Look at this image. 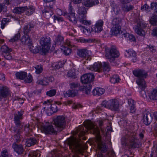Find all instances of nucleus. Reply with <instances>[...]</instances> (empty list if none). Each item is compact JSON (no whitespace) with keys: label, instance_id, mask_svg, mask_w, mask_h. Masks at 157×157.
Listing matches in <instances>:
<instances>
[{"label":"nucleus","instance_id":"nucleus-25","mask_svg":"<svg viewBox=\"0 0 157 157\" xmlns=\"http://www.w3.org/2000/svg\"><path fill=\"white\" fill-rule=\"evenodd\" d=\"M12 147L18 154H22L24 151L23 147L21 144L18 145L15 143H14Z\"/></svg>","mask_w":157,"mask_h":157},{"label":"nucleus","instance_id":"nucleus-52","mask_svg":"<svg viewBox=\"0 0 157 157\" xmlns=\"http://www.w3.org/2000/svg\"><path fill=\"white\" fill-rule=\"evenodd\" d=\"M79 27L81 28V30L82 31V32L86 35L89 34L90 33V31L87 29L85 28L84 27L81 25H79Z\"/></svg>","mask_w":157,"mask_h":157},{"label":"nucleus","instance_id":"nucleus-8","mask_svg":"<svg viewBox=\"0 0 157 157\" xmlns=\"http://www.w3.org/2000/svg\"><path fill=\"white\" fill-rule=\"evenodd\" d=\"M40 43L42 46L41 51L44 53L47 52L50 49L51 44V40L50 37H41L40 40Z\"/></svg>","mask_w":157,"mask_h":157},{"label":"nucleus","instance_id":"nucleus-37","mask_svg":"<svg viewBox=\"0 0 157 157\" xmlns=\"http://www.w3.org/2000/svg\"><path fill=\"white\" fill-rule=\"evenodd\" d=\"M24 131L25 132V135L26 136L31 135L30 132H32V129L29 124H27L25 125Z\"/></svg>","mask_w":157,"mask_h":157},{"label":"nucleus","instance_id":"nucleus-38","mask_svg":"<svg viewBox=\"0 0 157 157\" xmlns=\"http://www.w3.org/2000/svg\"><path fill=\"white\" fill-rule=\"evenodd\" d=\"M112 10L117 15L120 13L121 9L118 5L113 3L112 5Z\"/></svg>","mask_w":157,"mask_h":157},{"label":"nucleus","instance_id":"nucleus-59","mask_svg":"<svg viewBox=\"0 0 157 157\" xmlns=\"http://www.w3.org/2000/svg\"><path fill=\"white\" fill-rule=\"evenodd\" d=\"M7 150H5L1 153L0 157H8Z\"/></svg>","mask_w":157,"mask_h":157},{"label":"nucleus","instance_id":"nucleus-41","mask_svg":"<svg viewBox=\"0 0 157 157\" xmlns=\"http://www.w3.org/2000/svg\"><path fill=\"white\" fill-rule=\"evenodd\" d=\"M121 20L120 18L116 17L114 18L112 21V24L113 26H120V24L121 23Z\"/></svg>","mask_w":157,"mask_h":157},{"label":"nucleus","instance_id":"nucleus-63","mask_svg":"<svg viewBox=\"0 0 157 157\" xmlns=\"http://www.w3.org/2000/svg\"><path fill=\"white\" fill-rule=\"evenodd\" d=\"M152 35L153 36H157V27H155L153 29Z\"/></svg>","mask_w":157,"mask_h":157},{"label":"nucleus","instance_id":"nucleus-56","mask_svg":"<svg viewBox=\"0 0 157 157\" xmlns=\"http://www.w3.org/2000/svg\"><path fill=\"white\" fill-rule=\"evenodd\" d=\"M26 78L25 79V81L26 82L30 83L32 81L33 78L32 76L29 74L28 76H26Z\"/></svg>","mask_w":157,"mask_h":157},{"label":"nucleus","instance_id":"nucleus-13","mask_svg":"<svg viewBox=\"0 0 157 157\" xmlns=\"http://www.w3.org/2000/svg\"><path fill=\"white\" fill-rule=\"evenodd\" d=\"M94 76L92 73H87L84 74L81 77V82L86 84L90 83L93 81Z\"/></svg>","mask_w":157,"mask_h":157},{"label":"nucleus","instance_id":"nucleus-9","mask_svg":"<svg viewBox=\"0 0 157 157\" xmlns=\"http://www.w3.org/2000/svg\"><path fill=\"white\" fill-rule=\"evenodd\" d=\"M56 129L53 127L51 123L49 122H46L42 128V130L46 134H55L56 132Z\"/></svg>","mask_w":157,"mask_h":157},{"label":"nucleus","instance_id":"nucleus-54","mask_svg":"<svg viewBox=\"0 0 157 157\" xmlns=\"http://www.w3.org/2000/svg\"><path fill=\"white\" fill-rule=\"evenodd\" d=\"M50 109L52 111L53 113L56 112L58 110L56 104L55 103L51 104Z\"/></svg>","mask_w":157,"mask_h":157},{"label":"nucleus","instance_id":"nucleus-48","mask_svg":"<svg viewBox=\"0 0 157 157\" xmlns=\"http://www.w3.org/2000/svg\"><path fill=\"white\" fill-rule=\"evenodd\" d=\"M56 93V90L55 89H52L46 92V95L49 97H52L54 96Z\"/></svg>","mask_w":157,"mask_h":157},{"label":"nucleus","instance_id":"nucleus-55","mask_svg":"<svg viewBox=\"0 0 157 157\" xmlns=\"http://www.w3.org/2000/svg\"><path fill=\"white\" fill-rule=\"evenodd\" d=\"M20 37V33H17L15 35V36L13 38L11 39L9 41H10V42H14L15 41L17 40L18 39H19Z\"/></svg>","mask_w":157,"mask_h":157},{"label":"nucleus","instance_id":"nucleus-1","mask_svg":"<svg viewBox=\"0 0 157 157\" xmlns=\"http://www.w3.org/2000/svg\"><path fill=\"white\" fill-rule=\"evenodd\" d=\"M84 124L85 127V130L83 126H79L75 132V134H77L78 137L80 138L85 135L87 131H89L90 132L95 135L98 140H99L100 133L98 127L90 121H85ZM98 147L100 151L102 152H105L107 151V148L105 143L103 142L99 141L98 144Z\"/></svg>","mask_w":157,"mask_h":157},{"label":"nucleus","instance_id":"nucleus-44","mask_svg":"<svg viewBox=\"0 0 157 157\" xmlns=\"http://www.w3.org/2000/svg\"><path fill=\"white\" fill-rule=\"evenodd\" d=\"M120 79L118 76L117 75H113V77L111 78L110 81L113 83L115 84L119 82Z\"/></svg>","mask_w":157,"mask_h":157},{"label":"nucleus","instance_id":"nucleus-11","mask_svg":"<svg viewBox=\"0 0 157 157\" xmlns=\"http://www.w3.org/2000/svg\"><path fill=\"white\" fill-rule=\"evenodd\" d=\"M23 112L22 110H21L14 114V119L16 125V126L15 127L18 128V131H19L20 129H21L22 127V125L21 124L20 120L23 118Z\"/></svg>","mask_w":157,"mask_h":157},{"label":"nucleus","instance_id":"nucleus-30","mask_svg":"<svg viewBox=\"0 0 157 157\" xmlns=\"http://www.w3.org/2000/svg\"><path fill=\"white\" fill-rule=\"evenodd\" d=\"M77 55L81 57L85 58L88 56L87 50L85 49H79L77 51Z\"/></svg>","mask_w":157,"mask_h":157},{"label":"nucleus","instance_id":"nucleus-24","mask_svg":"<svg viewBox=\"0 0 157 157\" xmlns=\"http://www.w3.org/2000/svg\"><path fill=\"white\" fill-rule=\"evenodd\" d=\"M64 15L67 16L68 19L71 21L74 24H76L78 21L77 18L75 15V13H72L69 15L66 12L64 13Z\"/></svg>","mask_w":157,"mask_h":157},{"label":"nucleus","instance_id":"nucleus-7","mask_svg":"<svg viewBox=\"0 0 157 157\" xmlns=\"http://www.w3.org/2000/svg\"><path fill=\"white\" fill-rule=\"evenodd\" d=\"M53 124L56 128L59 130H62L65 128L66 121L65 118L63 116H59L55 117L53 119Z\"/></svg>","mask_w":157,"mask_h":157},{"label":"nucleus","instance_id":"nucleus-32","mask_svg":"<svg viewBox=\"0 0 157 157\" xmlns=\"http://www.w3.org/2000/svg\"><path fill=\"white\" fill-rule=\"evenodd\" d=\"M27 8V6L16 7L13 10V12L17 14H20L23 13Z\"/></svg>","mask_w":157,"mask_h":157},{"label":"nucleus","instance_id":"nucleus-42","mask_svg":"<svg viewBox=\"0 0 157 157\" xmlns=\"http://www.w3.org/2000/svg\"><path fill=\"white\" fill-rule=\"evenodd\" d=\"M61 49L63 50L64 54L66 55H68L70 54L72 52V50L70 48L64 47V45L63 47H61Z\"/></svg>","mask_w":157,"mask_h":157},{"label":"nucleus","instance_id":"nucleus-47","mask_svg":"<svg viewBox=\"0 0 157 157\" xmlns=\"http://www.w3.org/2000/svg\"><path fill=\"white\" fill-rule=\"evenodd\" d=\"M33 27L31 26V25H27L25 26L23 29V32L25 35L27 34V33L29 32L30 29L33 28Z\"/></svg>","mask_w":157,"mask_h":157},{"label":"nucleus","instance_id":"nucleus-21","mask_svg":"<svg viewBox=\"0 0 157 157\" xmlns=\"http://www.w3.org/2000/svg\"><path fill=\"white\" fill-rule=\"evenodd\" d=\"M144 78H138L136 80V83L138 84L139 87L141 89L144 90L147 87V85Z\"/></svg>","mask_w":157,"mask_h":157},{"label":"nucleus","instance_id":"nucleus-3","mask_svg":"<svg viewBox=\"0 0 157 157\" xmlns=\"http://www.w3.org/2000/svg\"><path fill=\"white\" fill-rule=\"evenodd\" d=\"M136 134L135 132L131 131L127 132L125 136L121 139L122 141L126 140L129 141L130 145L132 148L139 147V144H138L139 140L135 137Z\"/></svg>","mask_w":157,"mask_h":157},{"label":"nucleus","instance_id":"nucleus-60","mask_svg":"<svg viewBox=\"0 0 157 157\" xmlns=\"http://www.w3.org/2000/svg\"><path fill=\"white\" fill-rule=\"evenodd\" d=\"M128 105L130 106L132 105H135V102L133 100L129 99L128 100Z\"/></svg>","mask_w":157,"mask_h":157},{"label":"nucleus","instance_id":"nucleus-36","mask_svg":"<svg viewBox=\"0 0 157 157\" xmlns=\"http://www.w3.org/2000/svg\"><path fill=\"white\" fill-rule=\"evenodd\" d=\"M0 93L2 97H6L8 94V90L7 88L5 87H2L0 89Z\"/></svg>","mask_w":157,"mask_h":157},{"label":"nucleus","instance_id":"nucleus-34","mask_svg":"<svg viewBox=\"0 0 157 157\" xmlns=\"http://www.w3.org/2000/svg\"><path fill=\"white\" fill-rule=\"evenodd\" d=\"M36 83L38 84H40L42 85H47L48 84V82L47 81V78H46L45 77L43 79H41L40 77H39Z\"/></svg>","mask_w":157,"mask_h":157},{"label":"nucleus","instance_id":"nucleus-64","mask_svg":"<svg viewBox=\"0 0 157 157\" xmlns=\"http://www.w3.org/2000/svg\"><path fill=\"white\" fill-rule=\"evenodd\" d=\"M130 112L132 113H134L136 111L135 105L130 106Z\"/></svg>","mask_w":157,"mask_h":157},{"label":"nucleus","instance_id":"nucleus-27","mask_svg":"<svg viewBox=\"0 0 157 157\" xmlns=\"http://www.w3.org/2000/svg\"><path fill=\"white\" fill-rule=\"evenodd\" d=\"M18 128L16 127H14V131L16 133H17L14 135V139L16 142H18L19 141L21 138L22 137V136L20 135V134L22 132L21 131V129H20L19 131H18Z\"/></svg>","mask_w":157,"mask_h":157},{"label":"nucleus","instance_id":"nucleus-39","mask_svg":"<svg viewBox=\"0 0 157 157\" xmlns=\"http://www.w3.org/2000/svg\"><path fill=\"white\" fill-rule=\"evenodd\" d=\"M67 75L68 77L75 78H76V70L74 69H72L68 72Z\"/></svg>","mask_w":157,"mask_h":157},{"label":"nucleus","instance_id":"nucleus-14","mask_svg":"<svg viewBox=\"0 0 157 157\" xmlns=\"http://www.w3.org/2000/svg\"><path fill=\"white\" fill-rule=\"evenodd\" d=\"M1 49L2 54L5 59L7 60H10L12 59V56L10 53L12 51L11 49H9L7 46L4 45L2 47Z\"/></svg>","mask_w":157,"mask_h":157},{"label":"nucleus","instance_id":"nucleus-62","mask_svg":"<svg viewBox=\"0 0 157 157\" xmlns=\"http://www.w3.org/2000/svg\"><path fill=\"white\" fill-rule=\"evenodd\" d=\"M91 87L89 86V87L87 89L86 88L85 90V93L87 94H88L90 93Z\"/></svg>","mask_w":157,"mask_h":157},{"label":"nucleus","instance_id":"nucleus-15","mask_svg":"<svg viewBox=\"0 0 157 157\" xmlns=\"http://www.w3.org/2000/svg\"><path fill=\"white\" fill-rule=\"evenodd\" d=\"M103 23L104 22L101 20H100L97 21L95 25L92 27V32L97 33L101 32L103 29L102 27Z\"/></svg>","mask_w":157,"mask_h":157},{"label":"nucleus","instance_id":"nucleus-46","mask_svg":"<svg viewBox=\"0 0 157 157\" xmlns=\"http://www.w3.org/2000/svg\"><path fill=\"white\" fill-rule=\"evenodd\" d=\"M27 10L26 14L28 16L31 15L35 11V9L33 6L27 7V8L26 9V10Z\"/></svg>","mask_w":157,"mask_h":157},{"label":"nucleus","instance_id":"nucleus-12","mask_svg":"<svg viewBox=\"0 0 157 157\" xmlns=\"http://www.w3.org/2000/svg\"><path fill=\"white\" fill-rule=\"evenodd\" d=\"M45 9L42 11L43 16L46 18L49 19L53 14V6L49 5H44Z\"/></svg>","mask_w":157,"mask_h":157},{"label":"nucleus","instance_id":"nucleus-26","mask_svg":"<svg viewBox=\"0 0 157 157\" xmlns=\"http://www.w3.org/2000/svg\"><path fill=\"white\" fill-rule=\"evenodd\" d=\"M121 27L120 26H113L111 30V35H117L121 32Z\"/></svg>","mask_w":157,"mask_h":157},{"label":"nucleus","instance_id":"nucleus-10","mask_svg":"<svg viewBox=\"0 0 157 157\" xmlns=\"http://www.w3.org/2000/svg\"><path fill=\"white\" fill-rule=\"evenodd\" d=\"M146 26V25L144 22L140 21L137 25L134 27L135 32L138 35L141 36H144L146 35V32L143 29L145 28Z\"/></svg>","mask_w":157,"mask_h":157},{"label":"nucleus","instance_id":"nucleus-28","mask_svg":"<svg viewBox=\"0 0 157 157\" xmlns=\"http://www.w3.org/2000/svg\"><path fill=\"white\" fill-rule=\"evenodd\" d=\"M122 4V5L121 6L122 9L124 12H129L132 10L134 8L133 6L130 4H125V3Z\"/></svg>","mask_w":157,"mask_h":157},{"label":"nucleus","instance_id":"nucleus-49","mask_svg":"<svg viewBox=\"0 0 157 157\" xmlns=\"http://www.w3.org/2000/svg\"><path fill=\"white\" fill-rule=\"evenodd\" d=\"M9 22V19L8 18H4L2 19L1 23V28L3 29L6 23Z\"/></svg>","mask_w":157,"mask_h":157},{"label":"nucleus","instance_id":"nucleus-29","mask_svg":"<svg viewBox=\"0 0 157 157\" xmlns=\"http://www.w3.org/2000/svg\"><path fill=\"white\" fill-rule=\"evenodd\" d=\"M37 142L36 139L34 138H30L26 140L25 145L27 146L30 147L34 145Z\"/></svg>","mask_w":157,"mask_h":157},{"label":"nucleus","instance_id":"nucleus-2","mask_svg":"<svg viewBox=\"0 0 157 157\" xmlns=\"http://www.w3.org/2000/svg\"><path fill=\"white\" fill-rule=\"evenodd\" d=\"M119 55V52L115 46H111L110 49H105V56L111 63H114L116 58H118Z\"/></svg>","mask_w":157,"mask_h":157},{"label":"nucleus","instance_id":"nucleus-19","mask_svg":"<svg viewBox=\"0 0 157 157\" xmlns=\"http://www.w3.org/2000/svg\"><path fill=\"white\" fill-rule=\"evenodd\" d=\"M55 40L56 44L58 45H62L61 47L63 48V46L65 44V43L63 41V37L60 35H58L56 37ZM65 44L68 46H70L69 47L71 46L70 42L68 40L65 43Z\"/></svg>","mask_w":157,"mask_h":157},{"label":"nucleus","instance_id":"nucleus-45","mask_svg":"<svg viewBox=\"0 0 157 157\" xmlns=\"http://www.w3.org/2000/svg\"><path fill=\"white\" fill-rule=\"evenodd\" d=\"M70 89L78 90L77 89L80 86L79 84L77 82H72L70 84Z\"/></svg>","mask_w":157,"mask_h":157},{"label":"nucleus","instance_id":"nucleus-50","mask_svg":"<svg viewBox=\"0 0 157 157\" xmlns=\"http://www.w3.org/2000/svg\"><path fill=\"white\" fill-rule=\"evenodd\" d=\"M63 64L62 62H59L58 63H53L52 66L55 67L56 69H59L63 67Z\"/></svg>","mask_w":157,"mask_h":157},{"label":"nucleus","instance_id":"nucleus-58","mask_svg":"<svg viewBox=\"0 0 157 157\" xmlns=\"http://www.w3.org/2000/svg\"><path fill=\"white\" fill-rule=\"evenodd\" d=\"M29 46V48L31 52L33 53H36L37 52L36 48L34 47L32 45V44H31Z\"/></svg>","mask_w":157,"mask_h":157},{"label":"nucleus","instance_id":"nucleus-5","mask_svg":"<svg viewBox=\"0 0 157 157\" xmlns=\"http://www.w3.org/2000/svg\"><path fill=\"white\" fill-rule=\"evenodd\" d=\"M66 142L71 149H75L79 151L83 149V146L79 143L78 140L75 137L68 138L66 140Z\"/></svg>","mask_w":157,"mask_h":157},{"label":"nucleus","instance_id":"nucleus-20","mask_svg":"<svg viewBox=\"0 0 157 157\" xmlns=\"http://www.w3.org/2000/svg\"><path fill=\"white\" fill-rule=\"evenodd\" d=\"M99 3L98 0H84L83 1V5L87 7L93 6Z\"/></svg>","mask_w":157,"mask_h":157},{"label":"nucleus","instance_id":"nucleus-40","mask_svg":"<svg viewBox=\"0 0 157 157\" xmlns=\"http://www.w3.org/2000/svg\"><path fill=\"white\" fill-rule=\"evenodd\" d=\"M122 35L123 36L127 38L128 40H129L131 41H134L136 40L135 38L133 35L130 34L128 33H124L122 34Z\"/></svg>","mask_w":157,"mask_h":157},{"label":"nucleus","instance_id":"nucleus-22","mask_svg":"<svg viewBox=\"0 0 157 157\" xmlns=\"http://www.w3.org/2000/svg\"><path fill=\"white\" fill-rule=\"evenodd\" d=\"M101 65L99 63H95L90 66L89 69L92 71L100 72L102 70Z\"/></svg>","mask_w":157,"mask_h":157},{"label":"nucleus","instance_id":"nucleus-16","mask_svg":"<svg viewBox=\"0 0 157 157\" xmlns=\"http://www.w3.org/2000/svg\"><path fill=\"white\" fill-rule=\"evenodd\" d=\"M153 117L151 113L149 111H146L144 113L143 121L146 125H149L152 122Z\"/></svg>","mask_w":157,"mask_h":157},{"label":"nucleus","instance_id":"nucleus-23","mask_svg":"<svg viewBox=\"0 0 157 157\" xmlns=\"http://www.w3.org/2000/svg\"><path fill=\"white\" fill-rule=\"evenodd\" d=\"M21 42L22 44L30 46L32 44V41L30 39L29 36L27 34L24 35L21 39Z\"/></svg>","mask_w":157,"mask_h":157},{"label":"nucleus","instance_id":"nucleus-61","mask_svg":"<svg viewBox=\"0 0 157 157\" xmlns=\"http://www.w3.org/2000/svg\"><path fill=\"white\" fill-rule=\"evenodd\" d=\"M148 8L149 6L147 4H145L141 7V10L143 11H147Z\"/></svg>","mask_w":157,"mask_h":157},{"label":"nucleus","instance_id":"nucleus-33","mask_svg":"<svg viewBox=\"0 0 157 157\" xmlns=\"http://www.w3.org/2000/svg\"><path fill=\"white\" fill-rule=\"evenodd\" d=\"M78 90H74L70 89L66 92L65 95L66 96L74 97L78 94Z\"/></svg>","mask_w":157,"mask_h":157},{"label":"nucleus","instance_id":"nucleus-17","mask_svg":"<svg viewBox=\"0 0 157 157\" xmlns=\"http://www.w3.org/2000/svg\"><path fill=\"white\" fill-rule=\"evenodd\" d=\"M125 56L128 58H130L133 62L136 61V53L132 49H130L125 51Z\"/></svg>","mask_w":157,"mask_h":157},{"label":"nucleus","instance_id":"nucleus-35","mask_svg":"<svg viewBox=\"0 0 157 157\" xmlns=\"http://www.w3.org/2000/svg\"><path fill=\"white\" fill-rule=\"evenodd\" d=\"M26 73L23 71L17 72L16 74V77L21 79H23L26 77Z\"/></svg>","mask_w":157,"mask_h":157},{"label":"nucleus","instance_id":"nucleus-4","mask_svg":"<svg viewBox=\"0 0 157 157\" xmlns=\"http://www.w3.org/2000/svg\"><path fill=\"white\" fill-rule=\"evenodd\" d=\"M77 13L79 15V21L82 24L89 25L91 24V22L90 21L86 19L87 11L85 7L83 6L78 7Z\"/></svg>","mask_w":157,"mask_h":157},{"label":"nucleus","instance_id":"nucleus-57","mask_svg":"<svg viewBox=\"0 0 157 157\" xmlns=\"http://www.w3.org/2000/svg\"><path fill=\"white\" fill-rule=\"evenodd\" d=\"M151 9L154 10L157 13V4L156 3L153 2L151 4Z\"/></svg>","mask_w":157,"mask_h":157},{"label":"nucleus","instance_id":"nucleus-6","mask_svg":"<svg viewBox=\"0 0 157 157\" xmlns=\"http://www.w3.org/2000/svg\"><path fill=\"white\" fill-rule=\"evenodd\" d=\"M119 103L116 99H111L108 101H103L101 105L102 107L110 109L113 111H117L119 108Z\"/></svg>","mask_w":157,"mask_h":157},{"label":"nucleus","instance_id":"nucleus-31","mask_svg":"<svg viewBox=\"0 0 157 157\" xmlns=\"http://www.w3.org/2000/svg\"><path fill=\"white\" fill-rule=\"evenodd\" d=\"M105 92L104 89L101 88H96L93 91V93L95 95H100L103 94Z\"/></svg>","mask_w":157,"mask_h":157},{"label":"nucleus","instance_id":"nucleus-18","mask_svg":"<svg viewBox=\"0 0 157 157\" xmlns=\"http://www.w3.org/2000/svg\"><path fill=\"white\" fill-rule=\"evenodd\" d=\"M134 75L137 77L143 78H146L147 76V72L142 69H138L133 71Z\"/></svg>","mask_w":157,"mask_h":157},{"label":"nucleus","instance_id":"nucleus-53","mask_svg":"<svg viewBox=\"0 0 157 157\" xmlns=\"http://www.w3.org/2000/svg\"><path fill=\"white\" fill-rule=\"evenodd\" d=\"M36 73L37 74L40 73L43 71V68L41 65H37L35 67Z\"/></svg>","mask_w":157,"mask_h":157},{"label":"nucleus","instance_id":"nucleus-43","mask_svg":"<svg viewBox=\"0 0 157 157\" xmlns=\"http://www.w3.org/2000/svg\"><path fill=\"white\" fill-rule=\"evenodd\" d=\"M150 23L152 25H157V14H155L151 17L150 20Z\"/></svg>","mask_w":157,"mask_h":157},{"label":"nucleus","instance_id":"nucleus-51","mask_svg":"<svg viewBox=\"0 0 157 157\" xmlns=\"http://www.w3.org/2000/svg\"><path fill=\"white\" fill-rule=\"evenodd\" d=\"M103 69L104 71H109L110 70V67L109 63L104 62L103 65Z\"/></svg>","mask_w":157,"mask_h":157}]
</instances>
